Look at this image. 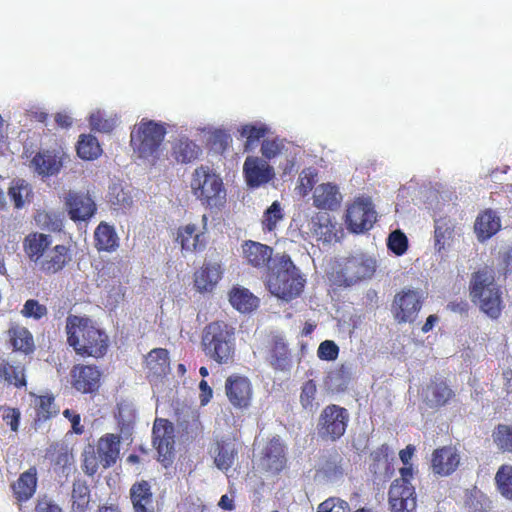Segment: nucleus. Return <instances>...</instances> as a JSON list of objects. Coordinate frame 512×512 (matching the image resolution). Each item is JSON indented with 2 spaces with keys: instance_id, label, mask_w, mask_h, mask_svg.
Segmentation results:
<instances>
[{
  "instance_id": "ea45409f",
  "label": "nucleus",
  "mask_w": 512,
  "mask_h": 512,
  "mask_svg": "<svg viewBox=\"0 0 512 512\" xmlns=\"http://www.w3.org/2000/svg\"><path fill=\"white\" fill-rule=\"evenodd\" d=\"M454 234V224L446 217L435 220V249L441 252L449 245Z\"/></svg>"
},
{
  "instance_id": "dca6fc26",
  "label": "nucleus",
  "mask_w": 512,
  "mask_h": 512,
  "mask_svg": "<svg viewBox=\"0 0 512 512\" xmlns=\"http://www.w3.org/2000/svg\"><path fill=\"white\" fill-rule=\"evenodd\" d=\"M70 376L72 387L82 394H93L100 388L102 373L96 365L76 364Z\"/></svg>"
},
{
  "instance_id": "49530a36",
  "label": "nucleus",
  "mask_w": 512,
  "mask_h": 512,
  "mask_svg": "<svg viewBox=\"0 0 512 512\" xmlns=\"http://www.w3.org/2000/svg\"><path fill=\"white\" fill-rule=\"evenodd\" d=\"M492 438L501 452L512 453V426L498 424L493 430Z\"/></svg>"
},
{
  "instance_id": "c03bdc74",
  "label": "nucleus",
  "mask_w": 512,
  "mask_h": 512,
  "mask_svg": "<svg viewBox=\"0 0 512 512\" xmlns=\"http://www.w3.org/2000/svg\"><path fill=\"white\" fill-rule=\"evenodd\" d=\"M284 219V212L279 201H274L263 213L261 226L263 232H273Z\"/></svg>"
},
{
  "instance_id": "1a4fd4ad",
  "label": "nucleus",
  "mask_w": 512,
  "mask_h": 512,
  "mask_svg": "<svg viewBox=\"0 0 512 512\" xmlns=\"http://www.w3.org/2000/svg\"><path fill=\"white\" fill-rule=\"evenodd\" d=\"M413 468L402 467L400 478L395 479L389 489V504L392 512H414L416 509L415 488L411 484Z\"/></svg>"
},
{
  "instance_id": "473e14b6",
  "label": "nucleus",
  "mask_w": 512,
  "mask_h": 512,
  "mask_svg": "<svg viewBox=\"0 0 512 512\" xmlns=\"http://www.w3.org/2000/svg\"><path fill=\"white\" fill-rule=\"evenodd\" d=\"M238 455L236 445L232 441L218 440L214 448V463L220 470H229Z\"/></svg>"
},
{
  "instance_id": "ddd939ff",
  "label": "nucleus",
  "mask_w": 512,
  "mask_h": 512,
  "mask_svg": "<svg viewBox=\"0 0 512 512\" xmlns=\"http://www.w3.org/2000/svg\"><path fill=\"white\" fill-rule=\"evenodd\" d=\"M153 445L158 452V459L165 466L172 460L174 451V426L164 418H156L152 428Z\"/></svg>"
},
{
  "instance_id": "6e6552de",
  "label": "nucleus",
  "mask_w": 512,
  "mask_h": 512,
  "mask_svg": "<svg viewBox=\"0 0 512 512\" xmlns=\"http://www.w3.org/2000/svg\"><path fill=\"white\" fill-rule=\"evenodd\" d=\"M167 133L166 124L147 118L134 126L130 134V145L141 158L154 156Z\"/></svg>"
},
{
  "instance_id": "864d4df0",
  "label": "nucleus",
  "mask_w": 512,
  "mask_h": 512,
  "mask_svg": "<svg viewBox=\"0 0 512 512\" xmlns=\"http://www.w3.org/2000/svg\"><path fill=\"white\" fill-rule=\"evenodd\" d=\"M21 313L26 318H33L35 320H40L45 317L48 313L47 307L43 304H40L35 299H28L21 310Z\"/></svg>"
},
{
  "instance_id": "5701e85b",
  "label": "nucleus",
  "mask_w": 512,
  "mask_h": 512,
  "mask_svg": "<svg viewBox=\"0 0 512 512\" xmlns=\"http://www.w3.org/2000/svg\"><path fill=\"white\" fill-rule=\"evenodd\" d=\"M38 486V472L35 466L22 472L11 484L14 499L18 504L28 502L36 493Z\"/></svg>"
},
{
  "instance_id": "603ef678",
  "label": "nucleus",
  "mask_w": 512,
  "mask_h": 512,
  "mask_svg": "<svg viewBox=\"0 0 512 512\" xmlns=\"http://www.w3.org/2000/svg\"><path fill=\"white\" fill-rule=\"evenodd\" d=\"M89 124L92 130L103 133H110L115 128V121L112 118H105L99 111L90 115Z\"/></svg>"
},
{
  "instance_id": "69168bd1",
  "label": "nucleus",
  "mask_w": 512,
  "mask_h": 512,
  "mask_svg": "<svg viewBox=\"0 0 512 512\" xmlns=\"http://www.w3.org/2000/svg\"><path fill=\"white\" fill-rule=\"evenodd\" d=\"M63 415L71 422L72 429L76 434H82L84 432V427L81 425V417L78 413L70 409H65Z\"/></svg>"
},
{
  "instance_id": "cd10ccee",
  "label": "nucleus",
  "mask_w": 512,
  "mask_h": 512,
  "mask_svg": "<svg viewBox=\"0 0 512 512\" xmlns=\"http://www.w3.org/2000/svg\"><path fill=\"white\" fill-rule=\"evenodd\" d=\"M223 274L221 265L215 262H206L194 274V286L197 291L211 292Z\"/></svg>"
},
{
  "instance_id": "0eeeda50",
  "label": "nucleus",
  "mask_w": 512,
  "mask_h": 512,
  "mask_svg": "<svg viewBox=\"0 0 512 512\" xmlns=\"http://www.w3.org/2000/svg\"><path fill=\"white\" fill-rule=\"evenodd\" d=\"M376 260L364 253L351 255L338 261L329 276L330 281L339 287H350L362 280L371 278L376 271Z\"/></svg>"
},
{
  "instance_id": "5fc2aeb1",
  "label": "nucleus",
  "mask_w": 512,
  "mask_h": 512,
  "mask_svg": "<svg viewBox=\"0 0 512 512\" xmlns=\"http://www.w3.org/2000/svg\"><path fill=\"white\" fill-rule=\"evenodd\" d=\"M283 149L284 143L277 138L264 140L261 145V153L265 160L275 158Z\"/></svg>"
},
{
  "instance_id": "7ed1b4c3",
  "label": "nucleus",
  "mask_w": 512,
  "mask_h": 512,
  "mask_svg": "<svg viewBox=\"0 0 512 512\" xmlns=\"http://www.w3.org/2000/svg\"><path fill=\"white\" fill-rule=\"evenodd\" d=\"M67 343L83 358H102L109 348V336L87 318L69 315L66 319Z\"/></svg>"
},
{
  "instance_id": "f704fd0d",
  "label": "nucleus",
  "mask_w": 512,
  "mask_h": 512,
  "mask_svg": "<svg viewBox=\"0 0 512 512\" xmlns=\"http://www.w3.org/2000/svg\"><path fill=\"white\" fill-rule=\"evenodd\" d=\"M501 227L500 219L491 210L481 213L475 222V232L480 241H485L496 234Z\"/></svg>"
},
{
  "instance_id": "a211bd4d",
  "label": "nucleus",
  "mask_w": 512,
  "mask_h": 512,
  "mask_svg": "<svg viewBox=\"0 0 512 512\" xmlns=\"http://www.w3.org/2000/svg\"><path fill=\"white\" fill-rule=\"evenodd\" d=\"M207 223L208 217L203 215L202 230H198L195 224H187L178 228L176 240L180 243L182 250L188 252H197L206 248Z\"/></svg>"
},
{
  "instance_id": "a19ab883",
  "label": "nucleus",
  "mask_w": 512,
  "mask_h": 512,
  "mask_svg": "<svg viewBox=\"0 0 512 512\" xmlns=\"http://www.w3.org/2000/svg\"><path fill=\"white\" fill-rule=\"evenodd\" d=\"M76 150L78 156L83 160H95L102 153L98 139L91 134H83L79 137Z\"/></svg>"
},
{
  "instance_id": "aec40b11",
  "label": "nucleus",
  "mask_w": 512,
  "mask_h": 512,
  "mask_svg": "<svg viewBox=\"0 0 512 512\" xmlns=\"http://www.w3.org/2000/svg\"><path fill=\"white\" fill-rule=\"evenodd\" d=\"M245 263L256 269H264L273 262V248L258 241L245 240L241 245Z\"/></svg>"
},
{
  "instance_id": "e2e57ef3",
  "label": "nucleus",
  "mask_w": 512,
  "mask_h": 512,
  "mask_svg": "<svg viewBox=\"0 0 512 512\" xmlns=\"http://www.w3.org/2000/svg\"><path fill=\"white\" fill-rule=\"evenodd\" d=\"M339 456L327 459L321 466L320 471L327 477L336 476L341 474V466L339 464Z\"/></svg>"
},
{
  "instance_id": "20e7f679",
  "label": "nucleus",
  "mask_w": 512,
  "mask_h": 512,
  "mask_svg": "<svg viewBox=\"0 0 512 512\" xmlns=\"http://www.w3.org/2000/svg\"><path fill=\"white\" fill-rule=\"evenodd\" d=\"M471 301L492 319H497L504 308L502 292L495 280L492 267L484 266L473 272L469 283Z\"/></svg>"
},
{
  "instance_id": "2f4dec72",
  "label": "nucleus",
  "mask_w": 512,
  "mask_h": 512,
  "mask_svg": "<svg viewBox=\"0 0 512 512\" xmlns=\"http://www.w3.org/2000/svg\"><path fill=\"white\" fill-rule=\"evenodd\" d=\"M7 335L14 351H19L26 355L34 352V338L26 327L12 324L7 331Z\"/></svg>"
},
{
  "instance_id": "7c9ffc66",
  "label": "nucleus",
  "mask_w": 512,
  "mask_h": 512,
  "mask_svg": "<svg viewBox=\"0 0 512 512\" xmlns=\"http://www.w3.org/2000/svg\"><path fill=\"white\" fill-rule=\"evenodd\" d=\"M269 363L274 370L288 371L292 365V358L287 343L281 337H274L269 348Z\"/></svg>"
},
{
  "instance_id": "a878e982",
  "label": "nucleus",
  "mask_w": 512,
  "mask_h": 512,
  "mask_svg": "<svg viewBox=\"0 0 512 512\" xmlns=\"http://www.w3.org/2000/svg\"><path fill=\"white\" fill-rule=\"evenodd\" d=\"M145 368L150 381L162 379L170 372L169 352L164 348H154L145 357Z\"/></svg>"
},
{
  "instance_id": "4468645a",
  "label": "nucleus",
  "mask_w": 512,
  "mask_h": 512,
  "mask_svg": "<svg viewBox=\"0 0 512 512\" xmlns=\"http://www.w3.org/2000/svg\"><path fill=\"white\" fill-rule=\"evenodd\" d=\"M423 402L431 409L450 405L456 399V392L443 377H433L422 390Z\"/></svg>"
},
{
  "instance_id": "9b49d317",
  "label": "nucleus",
  "mask_w": 512,
  "mask_h": 512,
  "mask_svg": "<svg viewBox=\"0 0 512 512\" xmlns=\"http://www.w3.org/2000/svg\"><path fill=\"white\" fill-rule=\"evenodd\" d=\"M425 299L421 291L403 289L394 296L392 312L398 323L413 322Z\"/></svg>"
},
{
  "instance_id": "c9c22d12",
  "label": "nucleus",
  "mask_w": 512,
  "mask_h": 512,
  "mask_svg": "<svg viewBox=\"0 0 512 512\" xmlns=\"http://www.w3.org/2000/svg\"><path fill=\"white\" fill-rule=\"evenodd\" d=\"M95 247L98 251L112 252L119 246V239L113 226L101 222L94 232Z\"/></svg>"
},
{
  "instance_id": "423d86ee",
  "label": "nucleus",
  "mask_w": 512,
  "mask_h": 512,
  "mask_svg": "<svg viewBox=\"0 0 512 512\" xmlns=\"http://www.w3.org/2000/svg\"><path fill=\"white\" fill-rule=\"evenodd\" d=\"M190 188L193 196L206 208L220 209L226 204L227 191L223 179L208 165L202 164L193 171Z\"/></svg>"
},
{
  "instance_id": "052dcab7",
  "label": "nucleus",
  "mask_w": 512,
  "mask_h": 512,
  "mask_svg": "<svg viewBox=\"0 0 512 512\" xmlns=\"http://www.w3.org/2000/svg\"><path fill=\"white\" fill-rule=\"evenodd\" d=\"M497 266L505 275L512 272V245H507L499 250Z\"/></svg>"
},
{
  "instance_id": "39448f33",
  "label": "nucleus",
  "mask_w": 512,
  "mask_h": 512,
  "mask_svg": "<svg viewBox=\"0 0 512 512\" xmlns=\"http://www.w3.org/2000/svg\"><path fill=\"white\" fill-rule=\"evenodd\" d=\"M201 348L217 364L232 363L236 351L234 327L222 320L210 322L202 331Z\"/></svg>"
},
{
  "instance_id": "a18cd8bd",
  "label": "nucleus",
  "mask_w": 512,
  "mask_h": 512,
  "mask_svg": "<svg viewBox=\"0 0 512 512\" xmlns=\"http://www.w3.org/2000/svg\"><path fill=\"white\" fill-rule=\"evenodd\" d=\"M495 483L500 494L512 500V465L503 464L495 475Z\"/></svg>"
},
{
  "instance_id": "c85d7f7f",
  "label": "nucleus",
  "mask_w": 512,
  "mask_h": 512,
  "mask_svg": "<svg viewBox=\"0 0 512 512\" xmlns=\"http://www.w3.org/2000/svg\"><path fill=\"white\" fill-rule=\"evenodd\" d=\"M64 158V153L59 155L47 150L36 153L31 160V164L38 174L48 177L60 172L63 167Z\"/></svg>"
},
{
  "instance_id": "f3484780",
  "label": "nucleus",
  "mask_w": 512,
  "mask_h": 512,
  "mask_svg": "<svg viewBox=\"0 0 512 512\" xmlns=\"http://www.w3.org/2000/svg\"><path fill=\"white\" fill-rule=\"evenodd\" d=\"M285 445L279 436L271 438L262 451L260 465L262 470L277 475L286 468Z\"/></svg>"
},
{
  "instance_id": "bf43d9fd",
  "label": "nucleus",
  "mask_w": 512,
  "mask_h": 512,
  "mask_svg": "<svg viewBox=\"0 0 512 512\" xmlns=\"http://www.w3.org/2000/svg\"><path fill=\"white\" fill-rule=\"evenodd\" d=\"M109 201L119 208H127L132 204V197L121 187H113L109 192Z\"/></svg>"
},
{
  "instance_id": "393cba45",
  "label": "nucleus",
  "mask_w": 512,
  "mask_h": 512,
  "mask_svg": "<svg viewBox=\"0 0 512 512\" xmlns=\"http://www.w3.org/2000/svg\"><path fill=\"white\" fill-rule=\"evenodd\" d=\"M121 437L117 434L106 433L101 436L94 450L98 454L104 469L114 466L120 456Z\"/></svg>"
},
{
  "instance_id": "0e129e2a",
  "label": "nucleus",
  "mask_w": 512,
  "mask_h": 512,
  "mask_svg": "<svg viewBox=\"0 0 512 512\" xmlns=\"http://www.w3.org/2000/svg\"><path fill=\"white\" fill-rule=\"evenodd\" d=\"M2 418L3 421L10 426L12 431L16 432L18 430L20 421V411L17 408H5Z\"/></svg>"
},
{
  "instance_id": "680f3d73",
  "label": "nucleus",
  "mask_w": 512,
  "mask_h": 512,
  "mask_svg": "<svg viewBox=\"0 0 512 512\" xmlns=\"http://www.w3.org/2000/svg\"><path fill=\"white\" fill-rule=\"evenodd\" d=\"M390 448L387 444H382L374 451L371 452L370 458L374 469H379L381 466L388 464Z\"/></svg>"
},
{
  "instance_id": "4d7b16f0",
  "label": "nucleus",
  "mask_w": 512,
  "mask_h": 512,
  "mask_svg": "<svg viewBox=\"0 0 512 512\" xmlns=\"http://www.w3.org/2000/svg\"><path fill=\"white\" fill-rule=\"evenodd\" d=\"M33 512H64V510L52 497L42 495L36 499Z\"/></svg>"
},
{
  "instance_id": "e433bc0d",
  "label": "nucleus",
  "mask_w": 512,
  "mask_h": 512,
  "mask_svg": "<svg viewBox=\"0 0 512 512\" xmlns=\"http://www.w3.org/2000/svg\"><path fill=\"white\" fill-rule=\"evenodd\" d=\"M229 302L236 310L246 313L258 307L259 299L247 288L234 287L229 293Z\"/></svg>"
},
{
  "instance_id": "37998d69",
  "label": "nucleus",
  "mask_w": 512,
  "mask_h": 512,
  "mask_svg": "<svg viewBox=\"0 0 512 512\" xmlns=\"http://www.w3.org/2000/svg\"><path fill=\"white\" fill-rule=\"evenodd\" d=\"M35 420L45 422L51 417L57 415L58 409L55 405V398L52 395H40L35 399Z\"/></svg>"
},
{
  "instance_id": "4c0bfd02",
  "label": "nucleus",
  "mask_w": 512,
  "mask_h": 512,
  "mask_svg": "<svg viewBox=\"0 0 512 512\" xmlns=\"http://www.w3.org/2000/svg\"><path fill=\"white\" fill-rule=\"evenodd\" d=\"M72 500V511L74 512H86L89 508L91 501V493L89 485L85 480H75L72 486L71 493Z\"/></svg>"
},
{
  "instance_id": "de8ad7c7",
  "label": "nucleus",
  "mask_w": 512,
  "mask_h": 512,
  "mask_svg": "<svg viewBox=\"0 0 512 512\" xmlns=\"http://www.w3.org/2000/svg\"><path fill=\"white\" fill-rule=\"evenodd\" d=\"M8 194L13 200L15 207L21 208L25 201L29 200L30 196H32V189L25 180L18 179L12 183Z\"/></svg>"
},
{
  "instance_id": "9d476101",
  "label": "nucleus",
  "mask_w": 512,
  "mask_h": 512,
  "mask_svg": "<svg viewBox=\"0 0 512 512\" xmlns=\"http://www.w3.org/2000/svg\"><path fill=\"white\" fill-rule=\"evenodd\" d=\"M349 413L336 404L327 405L321 412L317 423V432L321 439L332 442L339 440L346 432Z\"/></svg>"
},
{
  "instance_id": "f03ea898",
  "label": "nucleus",
  "mask_w": 512,
  "mask_h": 512,
  "mask_svg": "<svg viewBox=\"0 0 512 512\" xmlns=\"http://www.w3.org/2000/svg\"><path fill=\"white\" fill-rule=\"evenodd\" d=\"M264 284L273 296L282 301L291 302L302 295L306 278L290 255L282 253L274 256L273 262L266 271Z\"/></svg>"
},
{
  "instance_id": "412c9836",
  "label": "nucleus",
  "mask_w": 512,
  "mask_h": 512,
  "mask_svg": "<svg viewBox=\"0 0 512 512\" xmlns=\"http://www.w3.org/2000/svg\"><path fill=\"white\" fill-rule=\"evenodd\" d=\"M65 205L70 218L77 221H87L96 212V204L89 194L70 191L65 197Z\"/></svg>"
},
{
  "instance_id": "58836bf2",
  "label": "nucleus",
  "mask_w": 512,
  "mask_h": 512,
  "mask_svg": "<svg viewBox=\"0 0 512 512\" xmlns=\"http://www.w3.org/2000/svg\"><path fill=\"white\" fill-rule=\"evenodd\" d=\"M201 154L200 147L188 138H181L173 146V155L178 162L190 163L198 159Z\"/></svg>"
},
{
  "instance_id": "3c124183",
  "label": "nucleus",
  "mask_w": 512,
  "mask_h": 512,
  "mask_svg": "<svg viewBox=\"0 0 512 512\" xmlns=\"http://www.w3.org/2000/svg\"><path fill=\"white\" fill-rule=\"evenodd\" d=\"M317 386L314 380L310 379L303 383L300 393V403L303 409L312 410L316 399Z\"/></svg>"
},
{
  "instance_id": "72a5a7b5",
  "label": "nucleus",
  "mask_w": 512,
  "mask_h": 512,
  "mask_svg": "<svg viewBox=\"0 0 512 512\" xmlns=\"http://www.w3.org/2000/svg\"><path fill=\"white\" fill-rule=\"evenodd\" d=\"M0 379H4L8 385L15 388H25L27 386L25 366L13 365L5 359H0Z\"/></svg>"
},
{
  "instance_id": "09e8293b",
  "label": "nucleus",
  "mask_w": 512,
  "mask_h": 512,
  "mask_svg": "<svg viewBox=\"0 0 512 512\" xmlns=\"http://www.w3.org/2000/svg\"><path fill=\"white\" fill-rule=\"evenodd\" d=\"M35 220L41 228L48 231L58 232L61 231L63 227L61 217L54 212H39L36 215Z\"/></svg>"
},
{
  "instance_id": "f8f14e48",
  "label": "nucleus",
  "mask_w": 512,
  "mask_h": 512,
  "mask_svg": "<svg viewBox=\"0 0 512 512\" xmlns=\"http://www.w3.org/2000/svg\"><path fill=\"white\" fill-rule=\"evenodd\" d=\"M225 394L235 409L247 410L252 405L253 385L248 377L232 374L225 381Z\"/></svg>"
},
{
  "instance_id": "bb28decb",
  "label": "nucleus",
  "mask_w": 512,
  "mask_h": 512,
  "mask_svg": "<svg viewBox=\"0 0 512 512\" xmlns=\"http://www.w3.org/2000/svg\"><path fill=\"white\" fill-rule=\"evenodd\" d=\"M342 202V195L337 185L322 183L315 187L313 192V205L322 210L334 211Z\"/></svg>"
},
{
  "instance_id": "8fccbe9b",
  "label": "nucleus",
  "mask_w": 512,
  "mask_h": 512,
  "mask_svg": "<svg viewBox=\"0 0 512 512\" xmlns=\"http://www.w3.org/2000/svg\"><path fill=\"white\" fill-rule=\"evenodd\" d=\"M387 246L395 255L401 256L408 249V239L401 230H395L390 233Z\"/></svg>"
},
{
  "instance_id": "4be33fe9",
  "label": "nucleus",
  "mask_w": 512,
  "mask_h": 512,
  "mask_svg": "<svg viewBox=\"0 0 512 512\" xmlns=\"http://www.w3.org/2000/svg\"><path fill=\"white\" fill-rule=\"evenodd\" d=\"M310 230L318 241L331 243L339 241L341 227L327 212H317L311 217Z\"/></svg>"
},
{
  "instance_id": "79ce46f5",
  "label": "nucleus",
  "mask_w": 512,
  "mask_h": 512,
  "mask_svg": "<svg viewBox=\"0 0 512 512\" xmlns=\"http://www.w3.org/2000/svg\"><path fill=\"white\" fill-rule=\"evenodd\" d=\"M240 136L246 138L244 151L249 152L254 149L259 140L267 135L269 128L265 124H246L240 129Z\"/></svg>"
},
{
  "instance_id": "338daca9",
  "label": "nucleus",
  "mask_w": 512,
  "mask_h": 512,
  "mask_svg": "<svg viewBox=\"0 0 512 512\" xmlns=\"http://www.w3.org/2000/svg\"><path fill=\"white\" fill-rule=\"evenodd\" d=\"M199 398L202 406L207 405L213 397V390L206 380H201L199 383Z\"/></svg>"
},
{
  "instance_id": "f257e3e1",
  "label": "nucleus",
  "mask_w": 512,
  "mask_h": 512,
  "mask_svg": "<svg viewBox=\"0 0 512 512\" xmlns=\"http://www.w3.org/2000/svg\"><path fill=\"white\" fill-rule=\"evenodd\" d=\"M23 249L28 259L33 262L44 276L62 273L73 261L71 246L65 244L52 245V237L48 234L33 232L23 241Z\"/></svg>"
},
{
  "instance_id": "13d9d810",
  "label": "nucleus",
  "mask_w": 512,
  "mask_h": 512,
  "mask_svg": "<svg viewBox=\"0 0 512 512\" xmlns=\"http://www.w3.org/2000/svg\"><path fill=\"white\" fill-rule=\"evenodd\" d=\"M339 355V347L332 340H325L320 343L317 356L321 360L333 361L337 359Z\"/></svg>"
},
{
  "instance_id": "774afa93",
  "label": "nucleus",
  "mask_w": 512,
  "mask_h": 512,
  "mask_svg": "<svg viewBox=\"0 0 512 512\" xmlns=\"http://www.w3.org/2000/svg\"><path fill=\"white\" fill-rule=\"evenodd\" d=\"M337 504L346 506V501L337 497H330L319 504L317 512H331L334 507L339 508V506H336Z\"/></svg>"
},
{
  "instance_id": "c756f323",
  "label": "nucleus",
  "mask_w": 512,
  "mask_h": 512,
  "mask_svg": "<svg viewBox=\"0 0 512 512\" xmlns=\"http://www.w3.org/2000/svg\"><path fill=\"white\" fill-rule=\"evenodd\" d=\"M130 499L134 512H154L153 493L147 481L142 480L131 486Z\"/></svg>"
},
{
  "instance_id": "6ab92c4d",
  "label": "nucleus",
  "mask_w": 512,
  "mask_h": 512,
  "mask_svg": "<svg viewBox=\"0 0 512 512\" xmlns=\"http://www.w3.org/2000/svg\"><path fill=\"white\" fill-rule=\"evenodd\" d=\"M461 456L454 446H443L435 449L431 456V469L435 475L447 477L459 467Z\"/></svg>"
},
{
  "instance_id": "b1692460",
  "label": "nucleus",
  "mask_w": 512,
  "mask_h": 512,
  "mask_svg": "<svg viewBox=\"0 0 512 512\" xmlns=\"http://www.w3.org/2000/svg\"><path fill=\"white\" fill-rule=\"evenodd\" d=\"M243 172L248 186L259 187L269 182L274 171L266 161H262L258 157L248 156L243 165Z\"/></svg>"
},
{
  "instance_id": "2eb2a0df",
  "label": "nucleus",
  "mask_w": 512,
  "mask_h": 512,
  "mask_svg": "<svg viewBox=\"0 0 512 512\" xmlns=\"http://www.w3.org/2000/svg\"><path fill=\"white\" fill-rule=\"evenodd\" d=\"M376 221V212L368 200L358 199L347 209L346 223L354 233L370 230Z\"/></svg>"
},
{
  "instance_id": "6e6d98bb",
  "label": "nucleus",
  "mask_w": 512,
  "mask_h": 512,
  "mask_svg": "<svg viewBox=\"0 0 512 512\" xmlns=\"http://www.w3.org/2000/svg\"><path fill=\"white\" fill-rule=\"evenodd\" d=\"M83 457L84 472L89 476H93L98 471L99 467H102V462L98 454H96L94 448L91 447V450L85 451Z\"/></svg>"
}]
</instances>
